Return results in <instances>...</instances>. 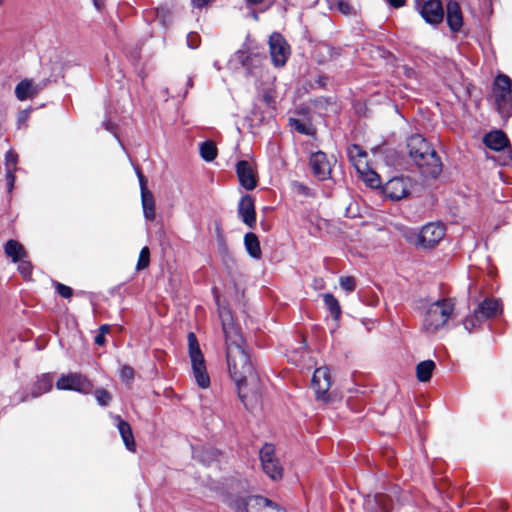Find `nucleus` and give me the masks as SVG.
Returning <instances> with one entry per match:
<instances>
[{
  "label": "nucleus",
  "mask_w": 512,
  "mask_h": 512,
  "mask_svg": "<svg viewBox=\"0 0 512 512\" xmlns=\"http://www.w3.org/2000/svg\"><path fill=\"white\" fill-rule=\"evenodd\" d=\"M242 341L241 337L226 343L227 365L241 402L247 410H253L261 402L262 384Z\"/></svg>",
  "instance_id": "obj_1"
},
{
  "label": "nucleus",
  "mask_w": 512,
  "mask_h": 512,
  "mask_svg": "<svg viewBox=\"0 0 512 512\" xmlns=\"http://www.w3.org/2000/svg\"><path fill=\"white\" fill-rule=\"evenodd\" d=\"M409 157L424 177L436 178L442 171V162L432 145L420 134L407 139Z\"/></svg>",
  "instance_id": "obj_2"
},
{
  "label": "nucleus",
  "mask_w": 512,
  "mask_h": 512,
  "mask_svg": "<svg viewBox=\"0 0 512 512\" xmlns=\"http://www.w3.org/2000/svg\"><path fill=\"white\" fill-rule=\"evenodd\" d=\"M455 301L452 298H442L431 303L425 311L423 329L435 333L442 329L452 317Z\"/></svg>",
  "instance_id": "obj_3"
},
{
  "label": "nucleus",
  "mask_w": 512,
  "mask_h": 512,
  "mask_svg": "<svg viewBox=\"0 0 512 512\" xmlns=\"http://www.w3.org/2000/svg\"><path fill=\"white\" fill-rule=\"evenodd\" d=\"M492 97L498 113L502 118L508 119L512 115V81L507 75L496 76L492 87Z\"/></svg>",
  "instance_id": "obj_4"
},
{
  "label": "nucleus",
  "mask_w": 512,
  "mask_h": 512,
  "mask_svg": "<svg viewBox=\"0 0 512 512\" xmlns=\"http://www.w3.org/2000/svg\"><path fill=\"white\" fill-rule=\"evenodd\" d=\"M189 357L192 364V370L198 386L206 389L210 385V377L208 375L204 356L201 352L198 339L194 332H189L187 335Z\"/></svg>",
  "instance_id": "obj_5"
},
{
  "label": "nucleus",
  "mask_w": 512,
  "mask_h": 512,
  "mask_svg": "<svg viewBox=\"0 0 512 512\" xmlns=\"http://www.w3.org/2000/svg\"><path fill=\"white\" fill-rule=\"evenodd\" d=\"M446 228L441 223H428L415 234V244L421 248L435 247L445 236Z\"/></svg>",
  "instance_id": "obj_6"
},
{
  "label": "nucleus",
  "mask_w": 512,
  "mask_h": 512,
  "mask_svg": "<svg viewBox=\"0 0 512 512\" xmlns=\"http://www.w3.org/2000/svg\"><path fill=\"white\" fill-rule=\"evenodd\" d=\"M259 457L263 471L273 480H280L283 477V468L275 455V446L265 443L260 449Z\"/></svg>",
  "instance_id": "obj_7"
},
{
  "label": "nucleus",
  "mask_w": 512,
  "mask_h": 512,
  "mask_svg": "<svg viewBox=\"0 0 512 512\" xmlns=\"http://www.w3.org/2000/svg\"><path fill=\"white\" fill-rule=\"evenodd\" d=\"M415 8L430 25H438L444 19V8L441 0H415Z\"/></svg>",
  "instance_id": "obj_8"
},
{
  "label": "nucleus",
  "mask_w": 512,
  "mask_h": 512,
  "mask_svg": "<svg viewBox=\"0 0 512 512\" xmlns=\"http://www.w3.org/2000/svg\"><path fill=\"white\" fill-rule=\"evenodd\" d=\"M58 390H72L82 394H90L93 392L92 382L83 374L68 373L62 375L56 382Z\"/></svg>",
  "instance_id": "obj_9"
},
{
  "label": "nucleus",
  "mask_w": 512,
  "mask_h": 512,
  "mask_svg": "<svg viewBox=\"0 0 512 512\" xmlns=\"http://www.w3.org/2000/svg\"><path fill=\"white\" fill-rule=\"evenodd\" d=\"M269 51L272 63L275 67H283L291 54L290 46L285 38L277 32L269 37Z\"/></svg>",
  "instance_id": "obj_10"
},
{
  "label": "nucleus",
  "mask_w": 512,
  "mask_h": 512,
  "mask_svg": "<svg viewBox=\"0 0 512 512\" xmlns=\"http://www.w3.org/2000/svg\"><path fill=\"white\" fill-rule=\"evenodd\" d=\"M412 183L410 178L404 176L393 177L382 186L385 197L398 201L410 194Z\"/></svg>",
  "instance_id": "obj_11"
},
{
  "label": "nucleus",
  "mask_w": 512,
  "mask_h": 512,
  "mask_svg": "<svg viewBox=\"0 0 512 512\" xmlns=\"http://www.w3.org/2000/svg\"><path fill=\"white\" fill-rule=\"evenodd\" d=\"M237 59L247 72L254 76H261L262 69L267 63V57L264 53L237 51Z\"/></svg>",
  "instance_id": "obj_12"
},
{
  "label": "nucleus",
  "mask_w": 512,
  "mask_h": 512,
  "mask_svg": "<svg viewBox=\"0 0 512 512\" xmlns=\"http://www.w3.org/2000/svg\"><path fill=\"white\" fill-rule=\"evenodd\" d=\"M311 387L318 400L327 401L329 399L328 392L331 387V374L327 367H320L314 371Z\"/></svg>",
  "instance_id": "obj_13"
},
{
  "label": "nucleus",
  "mask_w": 512,
  "mask_h": 512,
  "mask_svg": "<svg viewBox=\"0 0 512 512\" xmlns=\"http://www.w3.org/2000/svg\"><path fill=\"white\" fill-rule=\"evenodd\" d=\"M309 165L311 167L312 174L319 181H324L330 178L332 171L331 164L324 152L317 151L312 153L309 159Z\"/></svg>",
  "instance_id": "obj_14"
},
{
  "label": "nucleus",
  "mask_w": 512,
  "mask_h": 512,
  "mask_svg": "<svg viewBox=\"0 0 512 512\" xmlns=\"http://www.w3.org/2000/svg\"><path fill=\"white\" fill-rule=\"evenodd\" d=\"M218 313L226 343L240 339L242 336L239 328L234 323L231 310L227 307H219Z\"/></svg>",
  "instance_id": "obj_15"
},
{
  "label": "nucleus",
  "mask_w": 512,
  "mask_h": 512,
  "mask_svg": "<svg viewBox=\"0 0 512 512\" xmlns=\"http://www.w3.org/2000/svg\"><path fill=\"white\" fill-rule=\"evenodd\" d=\"M236 173L240 185L246 190H253L257 186V176L250 162L240 160L236 164Z\"/></svg>",
  "instance_id": "obj_16"
},
{
  "label": "nucleus",
  "mask_w": 512,
  "mask_h": 512,
  "mask_svg": "<svg viewBox=\"0 0 512 512\" xmlns=\"http://www.w3.org/2000/svg\"><path fill=\"white\" fill-rule=\"evenodd\" d=\"M238 216L244 224L249 228H254L256 225V212L254 198L246 194L241 197L238 203Z\"/></svg>",
  "instance_id": "obj_17"
},
{
  "label": "nucleus",
  "mask_w": 512,
  "mask_h": 512,
  "mask_svg": "<svg viewBox=\"0 0 512 512\" xmlns=\"http://www.w3.org/2000/svg\"><path fill=\"white\" fill-rule=\"evenodd\" d=\"M365 510L366 512H395L391 497L383 493L368 496L365 501Z\"/></svg>",
  "instance_id": "obj_18"
},
{
  "label": "nucleus",
  "mask_w": 512,
  "mask_h": 512,
  "mask_svg": "<svg viewBox=\"0 0 512 512\" xmlns=\"http://www.w3.org/2000/svg\"><path fill=\"white\" fill-rule=\"evenodd\" d=\"M446 20L452 32H459L463 26V15L460 5L456 1H449L446 5Z\"/></svg>",
  "instance_id": "obj_19"
},
{
  "label": "nucleus",
  "mask_w": 512,
  "mask_h": 512,
  "mask_svg": "<svg viewBox=\"0 0 512 512\" xmlns=\"http://www.w3.org/2000/svg\"><path fill=\"white\" fill-rule=\"evenodd\" d=\"M112 419L116 422V426L118 428L119 434L124 442L125 447L129 451L135 452L136 443L130 424L127 421L123 420L119 415H112Z\"/></svg>",
  "instance_id": "obj_20"
},
{
  "label": "nucleus",
  "mask_w": 512,
  "mask_h": 512,
  "mask_svg": "<svg viewBox=\"0 0 512 512\" xmlns=\"http://www.w3.org/2000/svg\"><path fill=\"white\" fill-rule=\"evenodd\" d=\"M41 91V87L35 84L31 79L21 80L15 87V96L20 101L33 99Z\"/></svg>",
  "instance_id": "obj_21"
},
{
  "label": "nucleus",
  "mask_w": 512,
  "mask_h": 512,
  "mask_svg": "<svg viewBox=\"0 0 512 512\" xmlns=\"http://www.w3.org/2000/svg\"><path fill=\"white\" fill-rule=\"evenodd\" d=\"M250 501L252 512H287L284 508L262 496L252 495Z\"/></svg>",
  "instance_id": "obj_22"
},
{
  "label": "nucleus",
  "mask_w": 512,
  "mask_h": 512,
  "mask_svg": "<svg viewBox=\"0 0 512 512\" xmlns=\"http://www.w3.org/2000/svg\"><path fill=\"white\" fill-rule=\"evenodd\" d=\"M483 143L491 150L502 151L508 146L509 140L503 131L495 130L483 137Z\"/></svg>",
  "instance_id": "obj_23"
},
{
  "label": "nucleus",
  "mask_w": 512,
  "mask_h": 512,
  "mask_svg": "<svg viewBox=\"0 0 512 512\" xmlns=\"http://www.w3.org/2000/svg\"><path fill=\"white\" fill-rule=\"evenodd\" d=\"M250 496L234 495L228 493L225 498V504L235 512H252L250 507Z\"/></svg>",
  "instance_id": "obj_24"
},
{
  "label": "nucleus",
  "mask_w": 512,
  "mask_h": 512,
  "mask_svg": "<svg viewBox=\"0 0 512 512\" xmlns=\"http://www.w3.org/2000/svg\"><path fill=\"white\" fill-rule=\"evenodd\" d=\"M340 53V48H335L327 43H321L314 50V58L318 64H324L339 56Z\"/></svg>",
  "instance_id": "obj_25"
},
{
  "label": "nucleus",
  "mask_w": 512,
  "mask_h": 512,
  "mask_svg": "<svg viewBox=\"0 0 512 512\" xmlns=\"http://www.w3.org/2000/svg\"><path fill=\"white\" fill-rule=\"evenodd\" d=\"M348 157L358 172H362V168H366L367 152L360 145L353 144L347 149Z\"/></svg>",
  "instance_id": "obj_26"
},
{
  "label": "nucleus",
  "mask_w": 512,
  "mask_h": 512,
  "mask_svg": "<svg viewBox=\"0 0 512 512\" xmlns=\"http://www.w3.org/2000/svg\"><path fill=\"white\" fill-rule=\"evenodd\" d=\"M53 386V375L50 373H44L37 377L31 388V396L37 398L52 389Z\"/></svg>",
  "instance_id": "obj_27"
},
{
  "label": "nucleus",
  "mask_w": 512,
  "mask_h": 512,
  "mask_svg": "<svg viewBox=\"0 0 512 512\" xmlns=\"http://www.w3.org/2000/svg\"><path fill=\"white\" fill-rule=\"evenodd\" d=\"M476 311L483 320L492 318L501 312V303L499 300L488 298L479 304Z\"/></svg>",
  "instance_id": "obj_28"
},
{
  "label": "nucleus",
  "mask_w": 512,
  "mask_h": 512,
  "mask_svg": "<svg viewBox=\"0 0 512 512\" xmlns=\"http://www.w3.org/2000/svg\"><path fill=\"white\" fill-rule=\"evenodd\" d=\"M244 245L247 253L254 259L260 260L262 258V251L260 242L256 234L248 232L244 236Z\"/></svg>",
  "instance_id": "obj_29"
},
{
  "label": "nucleus",
  "mask_w": 512,
  "mask_h": 512,
  "mask_svg": "<svg viewBox=\"0 0 512 512\" xmlns=\"http://www.w3.org/2000/svg\"><path fill=\"white\" fill-rule=\"evenodd\" d=\"M5 254L12 259L13 262H18L26 257L24 247L16 240L10 239L4 246Z\"/></svg>",
  "instance_id": "obj_30"
},
{
  "label": "nucleus",
  "mask_w": 512,
  "mask_h": 512,
  "mask_svg": "<svg viewBox=\"0 0 512 512\" xmlns=\"http://www.w3.org/2000/svg\"><path fill=\"white\" fill-rule=\"evenodd\" d=\"M143 214L146 220L153 221L156 218L155 199L152 192L141 195Z\"/></svg>",
  "instance_id": "obj_31"
},
{
  "label": "nucleus",
  "mask_w": 512,
  "mask_h": 512,
  "mask_svg": "<svg viewBox=\"0 0 512 512\" xmlns=\"http://www.w3.org/2000/svg\"><path fill=\"white\" fill-rule=\"evenodd\" d=\"M435 369V363L432 360H425L417 364L416 366V376L420 382L429 381L432 372Z\"/></svg>",
  "instance_id": "obj_32"
},
{
  "label": "nucleus",
  "mask_w": 512,
  "mask_h": 512,
  "mask_svg": "<svg viewBox=\"0 0 512 512\" xmlns=\"http://www.w3.org/2000/svg\"><path fill=\"white\" fill-rule=\"evenodd\" d=\"M323 301H324L326 308L329 310L330 314L332 315L333 319L336 322H338L341 317V313H342L339 301L331 293H325L323 295Z\"/></svg>",
  "instance_id": "obj_33"
},
{
  "label": "nucleus",
  "mask_w": 512,
  "mask_h": 512,
  "mask_svg": "<svg viewBox=\"0 0 512 512\" xmlns=\"http://www.w3.org/2000/svg\"><path fill=\"white\" fill-rule=\"evenodd\" d=\"M217 153V147L213 141L207 140L200 144V155L205 161H213L217 157Z\"/></svg>",
  "instance_id": "obj_34"
},
{
  "label": "nucleus",
  "mask_w": 512,
  "mask_h": 512,
  "mask_svg": "<svg viewBox=\"0 0 512 512\" xmlns=\"http://www.w3.org/2000/svg\"><path fill=\"white\" fill-rule=\"evenodd\" d=\"M363 171L359 172L361 174L362 180L371 188H378L381 185V180L379 175L370 170L367 166L366 168H362Z\"/></svg>",
  "instance_id": "obj_35"
},
{
  "label": "nucleus",
  "mask_w": 512,
  "mask_h": 512,
  "mask_svg": "<svg viewBox=\"0 0 512 512\" xmlns=\"http://www.w3.org/2000/svg\"><path fill=\"white\" fill-rule=\"evenodd\" d=\"M483 319L475 310L473 315H469L465 317L463 320L464 328L471 333L475 328L479 327L482 323Z\"/></svg>",
  "instance_id": "obj_36"
},
{
  "label": "nucleus",
  "mask_w": 512,
  "mask_h": 512,
  "mask_svg": "<svg viewBox=\"0 0 512 512\" xmlns=\"http://www.w3.org/2000/svg\"><path fill=\"white\" fill-rule=\"evenodd\" d=\"M150 264V250L147 246L143 247L139 253L136 270L141 271L148 268Z\"/></svg>",
  "instance_id": "obj_37"
},
{
  "label": "nucleus",
  "mask_w": 512,
  "mask_h": 512,
  "mask_svg": "<svg viewBox=\"0 0 512 512\" xmlns=\"http://www.w3.org/2000/svg\"><path fill=\"white\" fill-rule=\"evenodd\" d=\"M94 395L97 403L103 407L108 406L112 400L111 393L104 388H97L94 391Z\"/></svg>",
  "instance_id": "obj_38"
},
{
  "label": "nucleus",
  "mask_w": 512,
  "mask_h": 512,
  "mask_svg": "<svg viewBox=\"0 0 512 512\" xmlns=\"http://www.w3.org/2000/svg\"><path fill=\"white\" fill-rule=\"evenodd\" d=\"M134 375H135V370L130 365L125 364L121 367L120 378L124 383H126V384L131 383L134 379Z\"/></svg>",
  "instance_id": "obj_39"
},
{
  "label": "nucleus",
  "mask_w": 512,
  "mask_h": 512,
  "mask_svg": "<svg viewBox=\"0 0 512 512\" xmlns=\"http://www.w3.org/2000/svg\"><path fill=\"white\" fill-rule=\"evenodd\" d=\"M334 2L337 10L343 15H351L355 12L353 6L349 3L348 0H334Z\"/></svg>",
  "instance_id": "obj_40"
},
{
  "label": "nucleus",
  "mask_w": 512,
  "mask_h": 512,
  "mask_svg": "<svg viewBox=\"0 0 512 512\" xmlns=\"http://www.w3.org/2000/svg\"><path fill=\"white\" fill-rule=\"evenodd\" d=\"M340 286L347 292H353L356 288V280L352 276H345L340 278Z\"/></svg>",
  "instance_id": "obj_41"
},
{
  "label": "nucleus",
  "mask_w": 512,
  "mask_h": 512,
  "mask_svg": "<svg viewBox=\"0 0 512 512\" xmlns=\"http://www.w3.org/2000/svg\"><path fill=\"white\" fill-rule=\"evenodd\" d=\"M17 163H18V155L15 152H13L12 150H9L5 154L6 170H9V168L16 170Z\"/></svg>",
  "instance_id": "obj_42"
},
{
  "label": "nucleus",
  "mask_w": 512,
  "mask_h": 512,
  "mask_svg": "<svg viewBox=\"0 0 512 512\" xmlns=\"http://www.w3.org/2000/svg\"><path fill=\"white\" fill-rule=\"evenodd\" d=\"M55 288L57 293L63 298L70 299L73 296L72 288L65 284L57 282Z\"/></svg>",
  "instance_id": "obj_43"
},
{
  "label": "nucleus",
  "mask_w": 512,
  "mask_h": 512,
  "mask_svg": "<svg viewBox=\"0 0 512 512\" xmlns=\"http://www.w3.org/2000/svg\"><path fill=\"white\" fill-rule=\"evenodd\" d=\"M290 122H291V126L299 133L304 134V135L310 134V130H309L308 126L303 121H301L299 119H290Z\"/></svg>",
  "instance_id": "obj_44"
},
{
  "label": "nucleus",
  "mask_w": 512,
  "mask_h": 512,
  "mask_svg": "<svg viewBox=\"0 0 512 512\" xmlns=\"http://www.w3.org/2000/svg\"><path fill=\"white\" fill-rule=\"evenodd\" d=\"M18 262H19L18 270L20 271V273L24 276L30 275L31 270H32V266H31L30 262L25 261L23 259H21Z\"/></svg>",
  "instance_id": "obj_45"
},
{
  "label": "nucleus",
  "mask_w": 512,
  "mask_h": 512,
  "mask_svg": "<svg viewBox=\"0 0 512 512\" xmlns=\"http://www.w3.org/2000/svg\"><path fill=\"white\" fill-rule=\"evenodd\" d=\"M14 172H15V170L10 169V168H9V170H6V182H7V186H8V192H11L14 187V183H15Z\"/></svg>",
  "instance_id": "obj_46"
},
{
  "label": "nucleus",
  "mask_w": 512,
  "mask_h": 512,
  "mask_svg": "<svg viewBox=\"0 0 512 512\" xmlns=\"http://www.w3.org/2000/svg\"><path fill=\"white\" fill-rule=\"evenodd\" d=\"M262 101L267 105L271 106L274 102V95L271 90H265L262 94Z\"/></svg>",
  "instance_id": "obj_47"
},
{
  "label": "nucleus",
  "mask_w": 512,
  "mask_h": 512,
  "mask_svg": "<svg viewBox=\"0 0 512 512\" xmlns=\"http://www.w3.org/2000/svg\"><path fill=\"white\" fill-rule=\"evenodd\" d=\"M170 16V11L167 8L160 7L156 9V17L161 20L163 24H165L166 17Z\"/></svg>",
  "instance_id": "obj_48"
},
{
  "label": "nucleus",
  "mask_w": 512,
  "mask_h": 512,
  "mask_svg": "<svg viewBox=\"0 0 512 512\" xmlns=\"http://www.w3.org/2000/svg\"><path fill=\"white\" fill-rule=\"evenodd\" d=\"M329 77L327 75H318L315 79V83L319 88H326L329 83Z\"/></svg>",
  "instance_id": "obj_49"
},
{
  "label": "nucleus",
  "mask_w": 512,
  "mask_h": 512,
  "mask_svg": "<svg viewBox=\"0 0 512 512\" xmlns=\"http://www.w3.org/2000/svg\"><path fill=\"white\" fill-rule=\"evenodd\" d=\"M183 84L185 85V89L183 92H178L177 96L185 97L188 93V89L193 87V79L191 77H186V79L183 81Z\"/></svg>",
  "instance_id": "obj_50"
},
{
  "label": "nucleus",
  "mask_w": 512,
  "mask_h": 512,
  "mask_svg": "<svg viewBox=\"0 0 512 512\" xmlns=\"http://www.w3.org/2000/svg\"><path fill=\"white\" fill-rule=\"evenodd\" d=\"M102 125H103V127L107 131L111 132L112 134H114L116 136V134H117V125L115 123H113L110 120H104Z\"/></svg>",
  "instance_id": "obj_51"
},
{
  "label": "nucleus",
  "mask_w": 512,
  "mask_h": 512,
  "mask_svg": "<svg viewBox=\"0 0 512 512\" xmlns=\"http://www.w3.org/2000/svg\"><path fill=\"white\" fill-rule=\"evenodd\" d=\"M30 110L25 109L18 113L17 121L18 124H24L29 118Z\"/></svg>",
  "instance_id": "obj_52"
},
{
  "label": "nucleus",
  "mask_w": 512,
  "mask_h": 512,
  "mask_svg": "<svg viewBox=\"0 0 512 512\" xmlns=\"http://www.w3.org/2000/svg\"><path fill=\"white\" fill-rule=\"evenodd\" d=\"M401 70H402V73L407 78H414L416 76V71L412 67L404 65L401 67Z\"/></svg>",
  "instance_id": "obj_53"
},
{
  "label": "nucleus",
  "mask_w": 512,
  "mask_h": 512,
  "mask_svg": "<svg viewBox=\"0 0 512 512\" xmlns=\"http://www.w3.org/2000/svg\"><path fill=\"white\" fill-rule=\"evenodd\" d=\"M139 185H140L141 195L151 192L148 189V187H147V179H146V177H143V178L139 179Z\"/></svg>",
  "instance_id": "obj_54"
},
{
  "label": "nucleus",
  "mask_w": 512,
  "mask_h": 512,
  "mask_svg": "<svg viewBox=\"0 0 512 512\" xmlns=\"http://www.w3.org/2000/svg\"><path fill=\"white\" fill-rule=\"evenodd\" d=\"M213 0H191L192 5L196 8H203L207 6Z\"/></svg>",
  "instance_id": "obj_55"
},
{
  "label": "nucleus",
  "mask_w": 512,
  "mask_h": 512,
  "mask_svg": "<svg viewBox=\"0 0 512 512\" xmlns=\"http://www.w3.org/2000/svg\"><path fill=\"white\" fill-rule=\"evenodd\" d=\"M388 4L393 8L403 7L406 3V0H387Z\"/></svg>",
  "instance_id": "obj_56"
},
{
  "label": "nucleus",
  "mask_w": 512,
  "mask_h": 512,
  "mask_svg": "<svg viewBox=\"0 0 512 512\" xmlns=\"http://www.w3.org/2000/svg\"><path fill=\"white\" fill-rule=\"evenodd\" d=\"M94 342H95V344H97L99 346H102V345L105 344L106 338H105V336L103 334H99L98 333V335H96V337L94 339Z\"/></svg>",
  "instance_id": "obj_57"
},
{
  "label": "nucleus",
  "mask_w": 512,
  "mask_h": 512,
  "mask_svg": "<svg viewBox=\"0 0 512 512\" xmlns=\"http://www.w3.org/2000/svg\"><path fill=\"white\" fill-rule=\"evenodd\" d=\"M110 331V326L107 324L101 325L99 328V334H103L104 336Z\"/></svg>",
  "instance_id": "obj_58"
},
{
  "label": "nucleus",
  "mask_w": 512,
  "mask_h": 512,
  "mask_svg": "<svg viewBox=\"0 0 512 512\" xmlns=\"http://www.w3.org/2000/svg\"><path fill=\"white\" fill-rule=\"evenodd\" d=\"M245 2L248 4V5H259L261 3L264 2V0H245Z\"/></svg>",
  "instance_id": "obj_59"
},
{
  "label": "nucleus",
  "mask_w": 512,
  "mask_h": 512,
  "mask_svg": "<svg viewBox=\"0 0 512 512\" xmlns=\"http://www.w3.org/2000/svg\"><path fill=\"white\" fill-rule=\"evenodd\" d=\"M136 174H137L138 180L145 177L139 168H136Z\"/></svg>",
  "instance_id": "obj_60"
},
{
  "label": "nucleus",
  "mask_w": 512,
  "mask_h": 512,
  "mask_svg": "<svg viewBox=\"0 0 512 512\" xmlns=\"http://www.w3.org/2000/svg\"><path fill=\"white\" fill-rule=\"evenodd\" d=\"M136 174H137L138 180L145 177L139 168H136Z\"/></svg>",
  "instance_id": "obj_61"
},
{
  "label": "nucleus",
  "mask_w": 512,
  "mask_h": 512,
  "mask_svg": "<svg viewBox=\"0 0 512 512\" xmlns=\"http://www.w3.org/2000/svg\"><path fill=\"white\" fill-rule=\"evenodd\" d=\"M93 1H94L95 6L97 7V9H100V7H101L100 0H93Z\"/></svg>",
  "instance_id": "obj_62"
},
{
  "label": "nucleus",
  "mask_w": 512,
  "mask_h": 512,
  "mask_svg": "<svg viewBox=\"0 0 512 512\" xmlns=\"http://www.w3.org/2000/svg\"><path fill=\"white\" fill-rule=\"evenodd\" d=\"M27 397L28 396L23 397L21 401H25L27 399Z\"/></svg>",
  "instance_id": "obj_63"
},
{
  "label": "nucleus",
  "mask_w": 512,
  "mask_h": 512,
  "mask_svg": "<svg viewBox=\"0 0 512 512\" xmlns=\"http://www.w3.org/2000/svg\"><path fill=\"white\" fill-rule=\"evenodd\" d=\"M3 2V0H0V4Z\"/></svg>",
  "instance_id": "obj_64"
}]
</instances>
